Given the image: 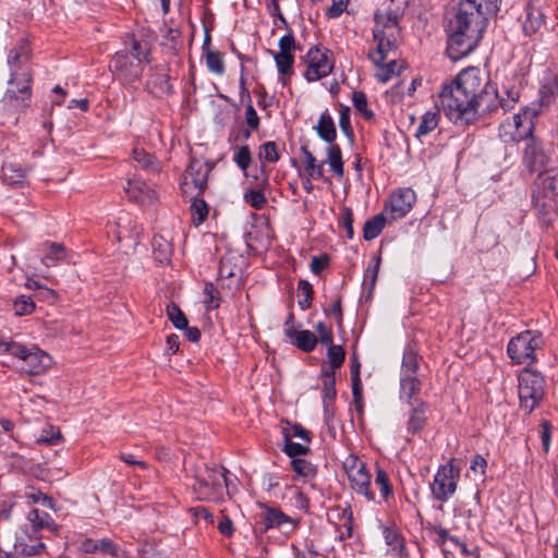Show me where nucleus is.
Here are the masks:
<instances>
[{
  "mask_svg": "<svg viewBox=\"0 0 558 558\" xmlns=\"http://www.w3.org/2000/svg\"><path fill=\"white\" fill-rule=\"evenodd\" d=\"M235 255L227 253L220 258L218 274L220 277L229 278L235 275L236 266L233 263Z\"/></svg>",
  "mask_w": 558,
  "mask_h": 558,
  "instance_id": "052dcab7",
  "label": "nucleus"
},
{
  "mask_svg": "<svg viewBox=\"0 0 558 558\" xmlns=\"http://www.w3.org/2000/svg\"><path fill=\"white\" fill-rule=\"evenodd\" d=\"M520 407L531 413L545 397V378L536 369L524 368L518 376Z\"/></svg>",
  "mask_w": 558,
  "mask_h": 558,
  "instance_id": "6e6552de",
  "label": "nucleus"
},
{
  "mask_svg": "<svg viewBox=\"0 0 558 558\" xmlns=\"http://www.w3.org/2000/svg\"><path fill=\"white\" fill-rule=\"evenodd\" d=\"M287 338L291 344L306 353L312 352L318 343L317 336L311 330L306 329L298 330L290 328L287 330Z\"/></svg>",
  "mask_w": 558,
  "mask_h": 558,
  "instance_id": "b1692460",
  "label": "nucleus"
},
{
  "mask_svg": "<svg viewBox=\"0 0 558 558\" xmlns=\"http://www.w3.org/2000/svg\"><path fill=\"white\" fill-rule=\"evenodd\" d=\"M397 0H385L374 14L373 38L376 49L368 59L380 70H404L407 64L399 59L397 46L401 40L400 19L403 8Z\"/></svg>",
  "mask_w": 558,
  "mask_h": 558,
  "instance_id": "f03ea898",
  "label": "nucleus"
},
{
  "mask_svg": "<svg viewBox=\"0 0 558 558\" xmlns=\"http://www.w3.org/2000/svg\"><path fill=\"white\" fill-rule=\"evenodd\" d=\"M440 111L442 110L440 106L437 104L433 110L426 111L423 114L415 132L416 138L422 140L438 126L440 120Z\"/></svg>",
  "mask_w": 558,
  "mask_h": 558,
  "instance_id": "cd10ccee",
  "label": "nucleus"
},
{
  "mask_svg": "<svg viewBox=\"0 0 558 558\" xmlns=\"http://www.w3.org/2000/svg\"><path fill=\"white\" fill-rule=\"evenodd\" d=\"M545 15L539 8L529 3L525 9V16L522 22V29L526 36L536 34L544 25Z\"/></svg>",
  "mask_w": 558,
  "mask_h": 558,
  "instance_id": "a878e982",
  "label": "nucleus"
},
{
  "mask_svg": "<svg viewBox=\"0 0 558 558\" xmlns=\"http://www.w3.org/2000/svg\"><path fill=\"white\" fill-rule=\"evenodd\" d=\"M538 116L535 108L526 107L512 118L514 141L529 140L524 148L523 162L530 171H541L547 167L548 157L543 151L539 143L532 136L534 120Z\"/></svg>",
  "mask_w": 558,
  "mask_h": 558,
  "instance_id": "20e7f679",
  "label": "nucleus"
},
{
  "mask_svg": "<svg viewBox=\"0 0 558 558\" xmlns=\"http://www.w3.org/2000/svg\"><path fill=\"white\" fill-rule=\"evenodd\" d=\"M299 301L301 310L305 311L311 307L314 290L312 284L306 280H300L298 283Z\"/></svg>",
  "mask_w": 558,
  "mask_h": 558,
  "instance_id": "8fccbe9b",
  "label": "nucleus"
},
{
  "mask_svg": "<svg viewBox=\"0 0 558 558\" xmlns=\"http://www.w3.org/2000/svg\"><path fill=\"white\" fill-rule=\"evenodd\" d=\"M232 161L243 172L245 178L248 177V168L253 162V155L247 144L236 145L232 148Z\"/></svg>",
  "mask_w": 558,
  "mask_h": 558,
  "instance_id": "473e14b6",
  "label": "nucleus"
},
{
  "mask_svg": "<svg viewBox=\"0 0 558 558\" xmlns=\"http://www.w3.org/2000/svg\"><path fill=\"white\" fill-rule=\"evenodd\" d=\"M315 129L323 141L329 144H335L333 142L337 137V130L333 119L327 110L320 114Z\"/></svg>",
  "mask_w": 558,
  "mask_h": 558,
  "instance_id": "2f4dec72",
  "label": "nucleus"
},
{
  "mask_svg": "<svg viewBox=\"0 0 558 558\" xmlns=\"http://www.w3.org/2000/svg\"><path fill=\"white\" fill-rule=\"evenodd\" d=\"M268 184V174H265L260 182L257 184L258 189L248 190L244 193L243 198L246 204H248L254 209H262L266 203L267 198L263 192V187Z\"/></svg>",
  "mask_w": 558,
  "mask_h": 558,
  "instance_id": "72a5a7b5",
  "label": "nucleus"
},
{
  "mask_svg": "<svg viewBox=\"0 0 558 558\" xmlns=\"http://www.w3.org/2000/svg\"><path fill=\"white\" fill-rule=\"evenodd\" d=\"M327 162L331 171L338 177L342 178L344 174L342 151L339 145L330 144L327 148Z\"/></svg>",
  "mask_w": 558,
  "mask_h": 558,
  "instance_id": "c03bdc74",
  "label": "nucleus"
},
{
  "mask_svg": "<svg viewBox=\"0 0 558 558\" xmlns=\"http://www.w3.org/2000/svg\"><path fill=\"white\" fill-rule=\"evenodd\" d=\"M167 316L170 319V322L173 324V326L178 329L186 328L187 326V319L184 315V313L181 311V308L174 304L169 303L167 305Z\"/></svg>",
  "mask_w": 558,
  "mask_h": 558,
  "instance_id": "864d4df0",
  "label": "nucleus"
},
{
  "mask_svg": "<svg viewBox=\"0 0 558 558\" xmlns=\"http://www.w3.org/2000/svg\"><path fill=\"white\" fill-rule=\"evenodd\" d=\"M41 538V534L33 533L27 526H24L16 534L14 550L16 554L26 557L37 556L46 548Z\"/></svg>",
  "mask_w": 558,
  "mask_h": 558,
  "instance_id": "f3484780",
  "label": "nucleus"
},
{
  "mask_svg": "<svg viewBox=\"0 0 558 558\" xmlns=\"http://www.w3.org/2000/svg\"><path fill=\"white\" fill-rule=\"evenodd\" d=\"M340 223L345 230V234L349 239H353V211L350 207H343L340 214Z\"/></svg>",
  "mask_w": 558,
  "mask_h": 558,
  "instance_id": "0e129e2a",
  "label": "nucleus"
},
{
  "mask_svg": "<svg viewBox=\"0 0 558 558\" xmlns=\"http://www.w3.org/2000/svg\"><path fill=\"white\" fill-rule=\"evenodd\" d=\"M29 58V48L26 43L20 44L10 50L8 56V64L11 68L24 66Z\"/></svg>",
  "mask_w": 558,
  "mask_h": 558,
  "instance_id": "49530a36",
  "label": "nucleus"
},
{
  "mask_svg": "<svg viewBox=\"0 0 558 558\" xmlns=\"http://www.w3.org/2000/svg\"><path fill=\"white\" fill-rule=\"evenodd\" d=\"M418 366L417 350L413 345H408L403 352L400 375L416 376Z\"/></svg>",
  "mask_w": 558,
  "mask_h": 558,
  "instance_id": "58836bf2",
  "label": "nucleus"
},
{
  "mask_svg": "<svg viewBox=\"0 0 558 558\" xmlns=\"http://www.w3.org/2000/svg\"><path fill=\"white\" fill-rule=\"evenodd\" d=\"M460 470L453 465V460L440 465L430 483V492L434 499L446 502L457 490Z\"/></svg>",
  "mask_w": 558,
  "mask_h": 558,
  "instance_id": "f8f14e48",
  "label": "nucleus"
},
{
  "mask_svg": "<svg viewBox=\"0 0 558 558\" xmlns=\"http://www.w3.org/2000/svg\"><path fill=\"white\" fill-rule=\"evenodd\" d=\"M35 303L31 296L20 295L13 302V310L16 316L31 315L35 311Z\"/></svg>",
  "mask_w": 558,
  "mask_h": 558,
  "instance_id": "6e6d98bb",
  "label": "nucleus"
},
{
  "mask_svg": "<svg viewBox=\"0 0 558 558\" xmlns=\"http://www.w3.org/2000/svg\"><path fill=\"white\" fill-rule=\"evenodd\" d=\"M124 191L130 201L141 205H150L157 199L156 190L141 179L129 180Z\"/></svg>",
  "mask_w": 558,
  "mask_h": 558,
  "instance_id": "a211bd4d",
  "label": "nucleus"
},
{
  "mask_svg": "<svg viewBox=\"0 0 558 558\" xmlns=\"http://www.w3.org/2000/svg\"><path fill=\"white\" fill-rule=\"evenodd\" d=\"M544 345L542 333L524 330L512 337L507 345V354L515 365H532L536 362V351Z\"/></svg>",
  "mask_w": 558,
  "mask_h": 558,
  "instance_id": "0eeeda50",
  "label": "nucleus"
},
{
  "mask_svg": "<svg viewBox=\"0 0 558 558\" xmlns=\"http://www.w3.org/2000/svg\"><path fill=\"white\" fill-rule=\"evenodd\" d=\"M301 153L304 159L305 171L308 177L314 179L323 178L324 175V163L317 162L315 156L308 150L306 146H301Z\"/></svg>",
  "mask_w": 558,
  "mask_h": 558,
  "instance_id": "37998d69",
  "label": "nucleus"
},
{
  "mask_svg": "<svg viewBox=\"0 0 558 558\" xmlns=\"http://www.w3.org/2000/svg\"><path fill=\"white\" fill-rule=\"evenodd\" d=\"M260 509V517L265 531L270 529H282L289 534L296 530L299 521L287 515L279 508L262 504Z\"/></svg>",
  "mask_w": 558,
  "mask_h": 558,
  "instance_id": "2eb2a0df",
  "label": "nucleus"
},
{
  "mask_svg": "<svg viewBox=\"0 0 558 558\" xmlns=\"http://www.w3.org/2000/svg\"><path fill=\"white\" fill-rule=\"evenodd\" d=\"M133 158L144 169L153 168L155 171L159 169L158 165L155 163V158L143 148L135 147Z\"/></svg>",
  "mask_w": 558,
  "mask_h": 558,
  "instance_id": "680f3d73",
  "label": "nucleus"
},
{
  "mask_svg": "<svg viewBox=\"0 0 558 558\" xmlns=\"http://www.w3.org/2000/svg\"><path fill=\"white\" fill-rule=\"evenodd\" d=\"M351 489L363 496L368 501L375 500V494L372 490V475L367 471L365 463L356 456H349L343 462Z\"/></svg>",
  "mask_w": 558,
  "mask_h": 558,
  "instance_id": "9d476101",
  "label": "nucleus"
},
{
  "mask_svg": "<svg viewBox=\"0 0 558 558\" xmlns=\"http://www.w3.org/2000/svg\"><path fill=\"white\" fill-rule=\"evenodd\" d=\"M153 254L156 262L165 264L170 262L172 255V245L162 235H154L153 241Z\"/></svg>",
  "mask_w": 558,
  "mask_h": 558,
  "instance_id": "c9c22d12",
  "label": "nucleus"
},
{
  "mask_svg": "<svg viewBox=\"0 0 558 558\" xmlns=\"http://www.w3.org/2000/svg\"><path fill=\"white\" fill-rule=\"evenodd\" d=\"M322 380H323V404L325 411H328V408L332 404L337 391H336V377L332 371H323L322 372Z\"/></svg>",
  "mask_w": 558,
  "mask_h": 558,
  "instance_id": "f704fd0d",
  "label": "nucleus"
},
{
  "mask_svg": "<svg viewBox=\"0 0 558 558\" xmlns=\"http://www.w3.org/2000/svg\"><path fill=\"white\" fill-rule=\"evenodd\" d=\"M283 451L292 459L306 454L310 448L306 445L294 442L291 439H284Z\"/></svg>",
  "mask_w": 558,
  "mask_h": 558,
  "instance_id": "e2e57ef3",
  "label": "nucleus"
},
{
  "mask_svg": "<svg viewBox=\"0 0 558 558\" xmlns=\"http://www.w3.org/2000/svg\"><path fill=\"white\" fill-rule=\"evenodd\" d=\"M282 433L284 439L298 437L303 439L306 444L311 441L310 432L296 423H287V426L283 427Z\"/></svg>",
  "mask_w": 558,
  "mask_h": 558,
  "instance_id": "13d9d810",
  "label": "nucleus"
},
{
  "mask_svg": "<svg viewBox=\"0 0 558 558\" xmlns=\"http://www.w3.org/2000/svg\"><path fill=\"white\" fill-rule=\"evenodd\" d=\"M82 548L86 553L100 554L109 557H116L118 554L117 545L108 538L86 539L83 542Z\"/></svg>",
  "mask_w": 558,
  "mask_h": 558,
  "instance_id": "c756f323",
  "label": "nucleus"
},
{
  "mask_svg": "<svg viewBox=\"0 0 558 558\" xmlns=\"http://www.w3.org/2000/svg\"><path fill=\"white\" fill-rule=\"evenodd\" d=\"M373 262H374V264L368 265V267L366 268V270L364 272V280H363V284L365 287H367L371 291L375 288V284H376V280H377V276H378V271H379V267H380V263H381V257L379 255H377L374 257Z\"/></svg>",
  "mask_w": 558,
  "mask_h": 558,
  "instance_id": "bf43d9fd",
  "label": "nucleus"
},
{
  "mask_svg": "<svg viewBox=\"0 0 558 558\" xmlns=\"http://www.w3.org/2000/svg\"><path fill=\"white\" fill-rule=\"evenodd\" d=\"M375 485L379 487L381 497L386 500L392 496L393 490L387 472L380 468L376 471Z\"/></svg>",
  "mask_w": 558,
  "mask_h": 558,
  "instance_id": "5fc2aeb1",
  "label": "nucleus"
},
{
  "mask_svg": "<svg viewBox=\"0 0 558 558\" xmlns=\"http://www.w3.org/2000/svg\"><path fill=\"white\" fill-rule=\"evenodd\" d=\"M29 72H12L8 81V88L3 97L7 110L16 114L31 106L32 88Z\"/></svg>",
  "mask_w": 558,
  "mask_h": 558,
  "instance_id": "1a4fd4ad",
  "label": "nucleus"
},
{
  "mask_svg": "<svg viewBox=\"0 0 558 558\" xmlns=\"http://www.w3.org/2000/svg\"><path fill=\"white\" fill-rule=\"evenodd\" d=\"M280 159L277 144L274 141H268L262 144L258 148V160L260 162V170L264 172L266 163H276Z\"/></svg>",
  "mask_w": 558,
  "mask_h": 558,
  "instance_id": "a19ab883",
  "label": "nucleus"
},
{
  "mask_svg": "<svg viewBox=\"0 0 558 558\" xmlns=\"http://www.w3.org/2000/svg\"><path fill=\"white\" fill-rule=\"evenodd\" d=\"M2 180L9 185L22 184L25 180V170L20 165L5 162L2 166Z\"/></svg>",
  "mask_w": 558,
  "mask_h": 558,
  "instance_id": "79ce46f5",
  "label": "nucleus"
},
{
  "mask_svg": "<svg viewBox=\"0 0 558 558\" xmlns=\"http://www.w3.org/2000/svg\"><path fill=\"white\" fill-rule=\"evenodd\" d=\"M478 86V72H459L441 84L438 105L446 118L457 126L473 123V102Z\"/></svg>",
  "mask_w": 558,
  "mask_h": 558,
  "instance_id": "7ed1b4c3",
  "label": "nucleus"
},
{
  "mask_svg": "<svg viewBox=\"0 0 558 558\" xmlns=\"http://www.w3.org/2000/svg\"><path fill=\"white\" fill-rule=\"evenodd\" d=\"M279 51L275 54L278 70H290L294 62L295 39L291 32L279 39Z\"/></svg>",
  "mask_w": 558,
  "mask_h": 558,
  "instance_id": "aec40b11",
  "label": "nucleus"
},
{
  "mask_svg": "<svg viewBox=\"0 0 558 558\" xmlns=\"http://www.w3.org/2000/svg\"><path fill=\"white\" fill-rule=\"evenodd\" d=\"M228 470L222 468L219 472L216 468L204 466V470H198L195 474V484L193 492L196 498L202 501L221 502L223 500V493L220 478L225 483L227 494L230 495L229 480L227 477Z\"/></svg>",
  "mask_w": 558,
  "mask_h": 558,
  "instance_id": "423d86ee",
  "label": "nucleus"
},
{
  "mask_svg": "<svg viewBox=\"0 0 558 558\" xmlns=\"http://www.w3.org/2000/svg\"><path fill=\"white\" fill-rule=\"evenodd\" d=\"M169 75L165 72H154L147 81L148 89L156 94H170L172 93V85L169 83Z\"/></svg>",
  "mask_w": 558,
  "mask_h": 558,
  "instance_id": "e433bc0d",
  "label": "nucleus"
},
{
  "mask_svg": "<svg viewBox=\"0 0 558 558\" xmlns=\"http://www.w3.org/2000/svg\"><path fill=\"white\" fill-rule=\"evenodd\" d=\"M476 89L473 102V123L495 113L501 108L498 90L494 84H490L488 75L482 78L478 74V86Z\"/></svg>",
  "mask_w": 558,
  "mask_h": 558,
  "instance_id": "9b49d317",
  "label": "nucleus"
},
{
  "mask_svg": "<svg viewBox=\"0 0 558 558\" xmlns=\"http://www.w3.org/2000/svg\"><path fill=\"white\" fill-rule=\"evenodd\" d=\"M210 171L211 166L208 162L192 158L183 174L181 183L183 193L192 194L196 191L197 195L202 194L207 189V179Z\"/></svg>",
  "mask_w": 558,
  "mask_h": 558,
  "instance_id": "ddd939ff",
  "label": "nucleus"
},
{
  "mask_svg": "<svg viewBox=\"0 0 558 558\" xmlns=\"http://www.w3.org/2000/svg\"><path fill=\"white\" fill-rule=\"evenodd\" d=\"M204 294H205V306L207 310H216L220 305V293L217 287L211 283L207 282L204 287Z\"/></svg>",
  "mask_w": 558,
  "mask_h": 558,
  "instance_id": "4d7b16f0",
  "label": "nucleus"
},
{
  "mask_svg": "<svg viewBox=\"0 0 558 558\" xmlns=\"http://www.w3.org/2000/svg\"><path fill=\"white\" fill-rule=\"evenodd\" d=\"M383 533L390 555L395 558H408L402 536L390 527H385Z\"/></svg>",
  "mask_w": 558,
  "mask_h": 558,
  "instance_id": "7c9ffc66",
  "label": "nucleus"
},
{
  "mask_svg": "<svg viewBox=\"0 0 558 558\" xmlns=\"http://www.w3.org/2000/svg\"><path fill=\"white\" fill-rule=\"evenodd\" d=\"M504 94L507 97L505 98V97L499 96V99L501 101V109L504 112H506V111L510 110L513 107V105L517 102V100L519 99V90L514 87L505 88Z\"/></svg>",
  "mask_w": 558,
  "mask_h": 558,
  "instance_id": "338daca9",
  "label": "nucleus"
},
{
  "mask_svg": "<svg viewBox=\"0 0 558 558\" xmlns=\"http://www.w3.org/2000/svg\"><path fill=\"white\" fill-rule=\"evenodd\" d=\"M411 409L408 414L405 424L407 436L405 439L411 441L410 436H415L422 433L427 423L428 404L425 401H418L415 405H410Z\"/></svg>",
  "mask_w": 558,
  "mask_h": 558,
  "instance_id": "6ab92c4d",
  "label": "nucleus"
},
{
  "mask_svg": "<svg viewBox=\"0 0 558 558\" xmlns=\"http://www.w3.org/2000/svg\"><path fill=\"white\" fill-rule=\"evenodd\" d=\"M190 210L193 225L199 226L206 220L209 208L207 203L203 198H199L198 195L196 194V196L192 201Z\"/></svg>",
  "mask_w": 558,
  "mask_h": 558,
  "instance_id": "de8ad7c7",
  "label": "nucleus"
},
{
  "mask_svg": "<svg viewBox=\"0 0 558 558\" xmlns=\"http://www.w3.org/2000/svg\"><path fill=\"white\" fill-rule=\"evenodd\" d=\"M315 329L318 333V341L325 345L331 344L333 341V335L331 328H329L325 323L318 322L315 325Z\"/></svg>",
  "mask_w": 558,
  "mask_h": 558,
  "instance_id": "774afa93",
  "label": "nucleus"
},
{
  "mask_svg": "<svg viewBox=\"0 0 558 558\" xmlns=\"http://www.w3.org/2000/svg\"><path fill=\"white\" fill-rule=\"evenodd\" d=\"M131 59L126 52H118L114 57L116 70H123L124 68H143L149 63V48L147 43L133 40L132 49L130 51Z\"/></svg>",
  "mask_w": 558,
  "mask_h": 558,
  "instance_id": "dca6fc26",
  "label": "nucleus"
},
{
  "mask_svg": "<svg viewBox=\"0 0 558 558\" xmlns=\"http://www.w3.org/2000/svg\"><path fill=\"white\" fill-rule=\"evenodd\" d=\"M558 95V75L554 72H548L542 81L539 88V104L541 106H549L554 98Z\"/></svg>",
  "mask_w": 558,
  "mask_h": 558,
  "instance_id": "c85d7f7f",
  "label": "nucleus"
},
{
  "mask_svg": "<svg viewBox=\"0 0 558 558\" xmlns=\"http://www.w3.org/2000/svg\"><path fill=\"white\" fill-rule=\"evenodd\" d=\"M27 521L29 523V526L27 527L31 532L36 534H40L43 529H47L53 534H58L60 530V526L53 521L49 513L37 508H33L27 513Z\"/></svg>",
  "mask_w": 558,
  "mask_h": 558,
  "instance_id": "5701e85b",
  "label": "nucleus"
},
{
  "mask_svg": "<svg viewBox=\"0 0 558 558\" xmlns=\"http://www.w3.org/2000/svg\"><path fill=\"white\" fill-rule=\"evenodd\" d=\"M352 102L355 110L366 120L374 118V112L367 107V98L363 92L355 90L352 94Z\"/></svg>",
  "mask_w": 558,
  "mask_h": 558,
  "instance_id": "603ef678",
  "label": "nucleus"
},
{
  "mask_svg": "<svg viewBox=\"0 0 558 558\" xmlns=\"http://www.w3.org/2000/svg\"><path fill=\"white\" fill-rule=\"evenodd\" d=\"M0 354L17 359L19 368L27 375H40L51 365V357L36 345H24L15 341L0 340Z\"/></svg>",
  "mask_w": 558,
  "mask_h": 558,
  "instance_id": "39448f33",
  "label": "nucleus"
},
{
  "mask_svg": "<svg viewBox=\"0 0 558 558\" xmlns=\"http://www.w3.org/2000/svg\"><path fill=\"white\" fill-rule=\"evenodd\" d=\"M536 187L534 191L557 197L558 195V180L550 173L545 171L541 173L536 180Z\"/></svg>",
  "mask_w": 558,
  "mask_h": 558,
  "instance_id": "ea45409f",
  "label": "nucleus"
},
{
  "mask_svg": "<svg viewBox=\"0 0 558 558\" xmlns=\"http://www.w3.org/2000/svg\"><path fill=\"white\" fill-rule=\"evenodd\" d=\"M292 470L301 477L312 478L316 474L315 466L305 459L294 458L291 460Z\"/></svg>",
  "mask_w": 558,
  "mask_h": 558,
  "instance_id": "3c124183",
  "label": "nucleus"
},
{
  "mask_svg": "<svg viewBox=\"0 0 558 558\" xmlns=\"http://www.w3.org/2000/svg\"><path fill=\"white\" fill-rule=\"evenodd\" d=\"M533 205L539 221L545 226L550 225L556 216V197L534 191Z\"/></svg>",
  "mask_w": 558,
  "mask_h": 558,
  "instance_id": "4be33fe9",
  "label": "nucleus"
},
{
  "mask_svg": "<svg viewBox=\"0 0 558 558\" xmlns=\"http://www.w3.org/2000/svg\"><path fill=\"white\" fill-rule=\"evenodd\" d=\"M422 383L417 376L400 375V400L409 405H415L420 400L416 398L421 392Z\"/></svg>",
  "mask_w": 558,
  "mask_h": 558,
  "instance_id": "393cba45",
  "label": "nucleus"
},
{
  "mask_svg": "<svg viewBox=\"0 0 558 558\" xmlns=\"http://www.w3.org/2000/svg\"><path fill=\"white\" fill-rule=\"evenodd\" d=\"M327 357L329 362V369L333 373L336 369L340 368L345 360V351L341 345L333 344H327Z\"/></svg>",
  "mask_w": 558,
  "mask_h": 558,
  "instance_id": "09e8293b",
  "label": "nucleus"
},
{
  "mask_svg": "<svg viewBox=\"0 0 558 558\" xmlns=\"http://www.w3.org/2000/svg\"><path fill=\"white\" fill-rule=\"evenodd\" d=\"M385 225L386 218L383 214L374 216L372 219L367 220L364 223L363 238L366 241L374 240L381 233L383 229L385 228Z\"/></svg>",
  "mask_w": 558,
  "mask_h": 558,
  "instance_id": "a18cd8bd",
  "label": "nucleus"
},
{
  "mask_svg": "<svg viewBox=\"0 0 558 558\" xmlns=\"http://www.w3.org/2000/svg\"><path fill=\"white\" fill-rule=\"evenodd\" d=\"M307 70H333V53L325 47H313L305 56Z\"/></svg>",
  "mask_w": 558,
  "mask_h": 558,
  "instance_id": "412c9836",
  "label": "nucleus"
},
{
  "mask_svg": "<svg viewBox=\"0 0 558 558\" xmlns=\"http://www.w3.org/2000/svg\"><path fill=\"white\" fill-rule=\"evenodd\" d=\"M117 230L116 236L118 241H122L123 239H132L138 236V231L134 225L132 217L129 214L121 215L117 220Z\"/></svg>",
  "mask_w": 558,
  "mask_h": 558,
  "instance_id": "4c0bfd02",
  "label": "nucleus"
},
{
  "mask_svg": "<svg viewBox=\"0 0 558 558\" xmlns=\"http://www.w3.org/2000/svg\"><path fill=\"white\" fill-rule=\"evenodd\" d=\"M416 202V194L410 187H401L393 191L385 205V211L392 219L407 216Z\"/></svg>",
  "mask_w": 558,
  "mask_h": 558,
  "instance_id": "4468645a",
  "label": "nucleus"
},
{
  "mask_svg": "<svg viewBox=\"0 0 558 558\" xmlns=\"http://www.w3.org/2000/svg\"><path fill=\"white\" fill-rule=\"evenodd\" d=\"M501 0H460L447 16V56L458 61L482 40L488 20L499 10Z\"/></svg>",
  "mask_w": 558,
  "mask_h": 558,
  "instance_id": "f257e3e1",
  "label": "nucleus"
},
{
  "mask_svg": "<svg viewBox=\"0 0 558 558\" xmlns=\"http://www.w3.org/2000/svg\"><path fill=\"white\" fill-rule=\"evenodd\" d=\"M62 436L58 428L49 426L48 429H43L41 435L38 438L39 444L54 445L61 440Z\"/></svg>",
  "mask_w": 558,
  "mask_h": 558,
  "instance_id": "69168bd1",
  "label": "nucleus"
},
{
  "mask_svg": "<svg viewBox=\"0 0 558 558\" xmlns=\"http://www.w3.org/2000/svg\"><path fill=\"white\" fill-rule=\"evenodd\" d=\"M43 252L41 263L47 266H56L65 258L66 248L63 244L57 242H45L40 246Z\"/></svg>",
  "mask_w": 558,
  "mask_h": 558,
  "instance_id": "bb28decb",
  "label": "nucleus"
}]
</instances>
